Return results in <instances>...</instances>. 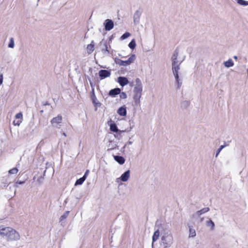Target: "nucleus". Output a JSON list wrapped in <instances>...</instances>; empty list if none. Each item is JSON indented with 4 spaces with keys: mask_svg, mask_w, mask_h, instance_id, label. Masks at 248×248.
Instances as JSON below:
<instances>
[{
    "mask_svg": "<svg viewBox=\"0 0 248 248\" xmlns=\"http://www.w3.org/2000/svg\"><path fill=\"white\" fill-rule=\"evenodd\" d=\"M159 236H160V232L158 230H157L156 231H155L154 232V234L152 237V247L153 246L154 242L158 239Z\"/></svg>",
    "mask_w": 248,
    "mask_h": 248,
    "instance_id": "9b49d317",
    "label": "nucleus"
},
{
    "mask_svg": "<svg viewBox=\"0 0 248 248\" xmlns=\"http://www.w3.org/2000/svg\"><path fill=\"white\" fill-rule=\"evenodd\" d=\"M105 51L106 52H107V53H109V50H108V45H107V44H105Z\"/></svg>",
    "mask_w": 248,
    "mask_h": 248,
    "instance_id": "72a5a7b5",
    "label": "nucleus"
},
{
    "mask_svg": "<svg viewBox=\"0 0 248 248\" xmlns=\"http://www.w3.org/2000/svg\"><path fill=\"white\" fill-rule=\"evenodd\" d=\"M15 117H16V119H19V120H22V119H23L22 113L21 112H19V113H17Z\"/></svg>",
    "mask_w": 248,
    "mask_h": 248,
    "instance_id": "a878e982",
    "label": "nucleus"
},
{
    "mask_svg": "<svg viewBox=\"0 0 248 248\" xmlns=\"http://www.w3.org/2000/svg\"><path fill=\"white\" fill-rule=\"evenodd\" d=\"M100 79H103L109 77L111 73L109 71L107 70H100L98 73Z\"/></svg>",
    "mask_w": 248,
    "mask_h": 248,
    "instance_id": "423d86ee",
    "label": "nucleus"
},
{
    "mask_svg": "<svg viewBox=\"0 0 248 248\" xmlns=\"http://www.w3.org/2000/svg\"><path fill=\"white\" fill-rule=\"evenodd\" d=\"M173 242V236L170 233H165L161 237L160 244L163 246V248H169Z\"/></svg>",
    "mask_w": 248,
    "mask_h": 248,
    "instance_id": "f03ea898",
    "label": "nucleus"
},
{
    "mask_svg": "<svg viewBox=\"0 0 248 248\" xmlns=\"http://www.w3.org/2000/svg\"><path fill=\"white\" fill-rule=\"evenodd\" d=\"M118 81L122 86H124L129 83L128 79L126 78L123 77H119L118 78Z\"/></svg>",
    "mask_w": 248,
    "mask_h": 248,
    "instance_id": "1a4fd4ad",
    "label": "nucleus"
},
{
    "mask_svg": "<svg viewBox=\"0 0 248 248\" xmlns=\"http://www.w3.org/2000/svg\"><path fill=\"white\" fill-rule=\"evenodd\" d=\"M178 55V52L177 51H175L174 52V53L172 56L171 59H172V62H178L177 61Z\"/></svg>",
    "mask_w": 248,
    "mask_h": 248,
    "instance_id": "4be33fe9",
    "label": "nucleus"
},
{
    "mask_svg": "<svg viewBox=\"0 0 248 248\" xmlns=\"http://www.w3.org/2000/svg\"><path fill=\"white\" fill-rule=\"evenodd\" d=\"M130 36V33L128 32H126L125 33H124L121 37V38L123 40L124 39H125L127 38H128V37H129Z\"/></svg>",
    "mask_w": 248,
    "mask_h": 248,
    "instance_id": "bb28decb",
    "label": "nucleus"
},
{
    "mask_svg": "<svg viewBox=\"0 0 248 248\" xmlns=\"http://www.w3.org/2000/svg\"><path fill=\"white\" fill-rule=\"evenodd\" d=\"M114 23L111 19H106L105 20V30L106 31H110L113 28Z\"/></svg>",
    "mask_w": 248,
    "mask_h": 248,
    "instance_id": "6e6552de",
    "label": "nucleus"
},
{
    "mask_svg": "<svg viewBox=\"0 0 248 248\" xmlns=\"http://www.w3.org/2000/svg\"><path fill=\"white\" fill-rule=\"evenodd\" d=\"M62 118L61 115L59 114L56 117L52 118L50 121L52 125H56L61 124L62 122Z\"/></svg>",
    "mask_w": 248,
    "mask_h": 248,
    "instance_id": "0eeeda50",
    "label": "nucleus"
},
{
    "mask_svg": "<svg viewBox=\"0 0 248 248\" xmlns=\"http://www.w3.org/2000/svg\"><path fill=\"white\" fill-rule=\"evenodd\" d=\"M152 248H153V246L152 247Z\"/></svg>",
    "mask_w": 248,
    "mask_h": 248,
    "instance_id": "e433bc0d",
    "label": "nucleus"
},
{
    "mask_svg": "<svg viewBox=\"0 0 248 248\" xmlns=\"http://www.w3.org/2000/svg\"><path fill=\"white\" fill-rule=\"evenodd\" d=\"M114 159L120 164H123L125 161L124 158L121 156L116 155L114 156Z\"/></svg>",
    "mask_w": 248,
    "mask_h": 248,
    "instance_id": "2eb2a0df",
    "label": "nucleus"
},
{
    "mask_svg": "<svg viewBox=\"0 0 248 248\" xmlns=\"http://www.w3.org/2000/svg\"><path fill=\"white\" fill-rule=\"evenodd\" d=\"M91 99H92L93 103L94 105H97V103H96V101H97V98H96V97L95 96V95L93 89V90L92 93L91 94Z\"/></svg>",
    "mask_w": 248,
    "mask_h": 248,
    "instance_id": "aec40b11",
    "label": "nucleus"
},
{
    "mask_svg": "<svg viewBox=\"0 0 248 248\" xmlns=\"http://www.w3.org/2000/svg\"><path fill=\"white\" fill-rule=\"evenodd\" d=\"M3 81V75L2 74L0 75V85L2 83Z\"/></svg>",
    "mask_w": 248,
    "mask_h": 248,
    "instance_id": "473e14b6",
    "label": "nucleus"
},
{
    "mask_svg": "<svg viewBox=\"0 0 248 248\" xmlns=\"http://www.w3.org/2000/svg\"><path fill=\"white\" fill-rule=\"evenodd\" d=\"M128 46L131 48L134 49L136 46V43L134 40L131 41V42L128 44Z\"/></svg>",
    "mask_w": 248,
    "mask_h": 248,
    "instance_id": "393cba45",
    "label": "nucleus"
},
{
    "mask_svg": "<svg viewBox=\"0 0 248 248\" xmlns=\"http://www.w3.org/2000/svg\"><path fill=\"white\" fill-rule=\"evenodd\" d=\"M85 180V177H82L78 179L76 181V182L75 183V185L77 186V185H81L83 184V183L84 182Z\"/></svg>",
    "mask_w": 248,
    "mask_h": 248,
    "instance_id": "412c9836",
    "label": "nucleus"
},
{
    "mask_svg": "<svg viewBox=\"0 0 248 248\" xmlns=\"http://www.w3.org/2000/svg\"><path fill=\"white\" fill-rule=\"evenodd\" d=\"M89 170H87L84 174V175H83V177H85V179H86V177H87V176L88 175V173H89Z\"/></svg>",
    "mask_w": 248,
    "mask_h": 248,
    "instance_id": "2f4dec72",
    "label": "nucleus"
},
{
    "mask_svg": "<svg viewBox=\"0 0 248 248\" xmlns=\"http://www.w3.org/2000/svg\"><path fill=\"white\" fill-rule=\"evenodd\" d=\"M135 60V55H132L126 61H123L120 59H118L117 61H116V62L117 64H119L121 66H127L130 65L131 63L133 62Z\"/></svg>",
    "mask_w": 248,
    "mask_h": 248,
    "instance_id": "7ed1b4c3",
    "label": "nucleus"
},
{
    "mask_svg": "<svg viewBox=\"0 0 248 248\" xmlns=\"http://www.w3.org/2000/svg\"><path fill=\"white\" fill-rule=\"evenodd\" d=\"M9 47L13 48L14 46V42L13 38H11L10 41V43L8 45Z\"/></svg>",
    "mask_w": 248,
    "mask_h": 248,
    "instance_id": "c756f323",
    "label": "nucleus"
},
{
    "mask_svg": "<svg viewBox=\"0 0 248 248\" xmlns=\"http://www.w3.org/2000/svg\"><path fill=\"white\" fill-rule=\"evenodd\" d=\"M206 225L209 227L211 230L214 229L215 224L211 220L206 221Z\"/></svg>",
    "mask_w": 248,
    "mask_h": 248,
    "instance_id": "a211bd4d",
    "label": "nucleus"
},
{
    "mask_svg": "<svg viewBox=\"0 0 248 248\" xmlns=\"http://www.w3.org/2000/svg\"><path fill=\"white\" fill-rule=\"evenodd\" d=\"M110 130L111 131H113V132H120V133H121L122 132H123V131H120L119 130L118 128H117V126L116 125V124L114 123H113V124H111L110 125Z\"/></svg>",
    "mask_w": 248,
    "mask_h": 248,
    "instance_id": "dca6fc26",
    "label": "nucleus"
},
{
    "mask_svg": "<svg viewBox=\"0 0 248 248\" xmlns=\"http://www.w3.org/2000/svg\"><path fill=\"white\" fill-rule=\"evenodd\" d=\"M189 227V237H193L196 235V232L193 228H192V226H188Z\"/></svg>",
    "mask_w": 248,
    "mask_h": 248,
    "instance_id": "f3484780",
    "label": "nucleus"
},
{
    "mask_svg": "<svg viewBox=\"0 0 248 248\" xmlns=\"http://www.w3.org/2000/svg\"><path fill=\"white\" fill-rule=\"evenodd\" d=\"M1 236L5 237L8 241H14L20 239L19 233L15 229L9 227H3Z\"/></svg>",
    "mask_w": 248,
    "mask_h": 248,
    "instance_id": "f257e3e1",
    "label": "nucleus"
},
{
    "mask_svg": "<svg viewBox=\"0 0 248 248\" xmlns=\"http://www.w3.org/2000/svg\"><path fill=\"white\" fill-rule=\"evenodd\" d=\"M142 88L141 87H135L134 89V99L136 103H140V98L141 96Z\"/></svg>",
    "mask_w": 248,
    "mask_h": 248,
    "instance_id": "39448f33",
    "label": "nucleus"
},
{
    "mask_svg": "<svg viewBox=\"0 0 248 248\" xmlns=\"http://www.w3.org/2000/svg\"><path fill=\"white\" fill-rule=\"evenodd\" d=\"M94 49V45L93 41L91 42L90 44L87 45V51L88 53L91 54L92 53Z\"/></svg>",
    "mask_w": 248,
    "mask_h": 248,
    "instance_id": "ddd939ff",
    "label": "nucleus"
},
{
    "mask_svg": "<svg viewBox=\"0 0 248 248\" xmlns=\"http://www.w3.org/2000/svg\"><path fill=\"white\" fill-rule=\"evenodd\" d=\"M18 169L16 168H14L9 170L10 174H16L18 172Z\"/></svg>",
    "mask_w": 248,
    "mask_h": 248,
    "instance_id": "b1692460",
    "label": "nucleus"
},
{
    "mask_svg": "<svg viewBox=\"0 0 248 248\" xmlns=\"http://www.w3.org/2000/svg\"><path fill=\"white\" fill-rule=\"evenodd\" d=\"M224 145H221L220 146V147L218 149L217 151V153L216 154V156H217V155L219 154V153H220V152L221 151V150L224 147Z\"/></svg>",
    "mask_w": 248,
    "mask_h": 248,
    "instance_id": "7c9ffc66",
    "label": "nucleus"
},
{
    "mask_svg": "<svg viewBox=\"0 0 248 248\" xmlns=\"http://www.w3.org/2000/svg\"><path fill=\"white\" fill-rule=\"evenodd\" d=\"M180 63H178V62H172V63L173 73L178 84H179L178 71L180 69Z\"/></svg>",
    "mask_w": 248,
    "mask_h": 248,
    "instance_id": "20e7f679",
    "label": "nucleus"
},
{
    "mask_svg": "<svg viewBox=\"0 0 248 248\" xmlns=\"http://www.w3.org/2000/svg\"><path fill=\"white\" fill-rule=\"evenodd\" d=\"M234 58L235 59H237V56H234Z\"/></svg>",
    "mask_w": 248,
    "mask_h": 248,
    "instance_id": "c9c22d12",
    "label": "nucleus"
},
{
    "mask_svg": "<svg viewBox=\"0 0 248 248\" xmlns=\"http://www.w3.org/2000/svg\"><path fill=\"white\" fill-rule=\"evenodd\" d=\"M130 177V170H128L121 176V179L123 182L127 181Z\"/></svg>",
    "mask_w": 248,
    "mask_h": 248,
    "instance_id": "9d476101",
    "label": "nucleus"
},
{
    "mask_svg": "<svg viewBox=\"0 0 248 248\" xmlns=\"http://www.w3.org/2000/svg\"><path fill=\"white\" fill-rule=\"evenodd\" d=\"M121 90L119 88H115L111 90L109 92V95L111 96H115L116 95L120 94Z\"/></svg>",
    "mask_w": 248,
    "mask_h": 248,
    "instance_id": "f8f14e48",
    "label": "nucleus"
},
{
    "mask_svg": "<svg viewBox=\"0 0 248 248\" xmlns=\"http://www.w3.org/2000/svg\"><path fill=\"white\" fill-rule=\"evenodd\" d=\"M3 226H0V235H1L3 229Z\"/></svg>",
    "mask_w": 248,
    "mask_h": 248,
    "instance_id": "f704fd0d",
    "label": "nucleus"
},
{
    "mask_svg": "<svg viewBox=\"0 0 248 248\" xmlns=\"http://www.w3.org/2000/svg\"><path fill=\"white\" fill-rule=\"evenodd\" d=\"M237 3L241 5H248V1L244 0H237Z\"/></svg>",
    "mask_w": 248,
    "mask_h": 248,
    "instance_id": "5701e85b",
    "label": "nucleus"
},
{
    "mask_svg": "<svg viewBox=\"0 0 248 248\" xmlns=\"http://www.w3.org/2000/svg\"><path fill=\"white\" fill-rule=\"evenodd\" d=\"M209 209L208 207L203 208L202 209V210H201L200 211H199V214L200 215H202L203 213L207 212V211H209Z\"/></svg>",
    "mask_w": 248,
    "mask_h": 248,
    "instance_id": "cd10ccee",
    "label": "nucleus"
},
{
    "mask_svg": "<svg viewBox=\"0 0 248 248\" xmlns=\"http://www.w3.org/2000/svg\"><path fill=\"white\" fill-rule=\"evenodd\" d=\"M224 65L227 67H230L233 65V62L231 59H230L224 62Z\"/></svg>",
    "mask_w": 248,
    "mask_h": 248,
    "instance_id": "6ab92c4d",
    "label": "nucleus"
},
{
    "mask_svg": "<svg viewBox=\"0 0 248 248\" xmlns=\"http://www.w3.org/2000/svg\"><path fill=\"white\" fill-rule=\"evenodd\" d=\"M22 122V120H17V121H16V120H14V122H13V124L14 125H19Z\"/></svg>",
    "mask_w": 248,
    "mask_h": 248,
    "instance_id": "c85d7f7f",
    "label": "nucleus"
},
{
    "mask_svg": "<svg viewBox=\"0 0 248 248\" xmlns=\"http://www.w3.org/2000/svg\"><path fill=\"white\" fill-rule=\"evenodd\" d=\"M117 113L122 116H125L126 115V109L124 107H120L117 111Z\"/></svg>",
    "mask_w": 248,
    "mask_h": 248,
    "instance_id": "4468645a",
    "label": "nucleus"
}]
</instances>
